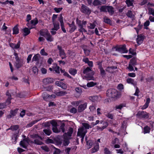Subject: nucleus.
I'll use <instances>...</instances> for the list:
<instances>
[{
  "mask_svg": "<svg viewBox=\"0 0 154 154\" xmlns=\"http://www.w3.org/2000/svg\"><path fill=\"white\" fill-rule=\"evenodd\" d=\"M100 10V12H108L109 15H113L115 12V8L110 5H103L101 6Z\"/></svg>",
  "mask_w": 154,
  "mask_h": 154,
  "instance_id": "obj_1",
  "label": "nucleus"
},
{
  "mask_svg": "<svg viewBox=\"0 0 154 154\" xmlns=\"http://www.w3.org/2000/svg\"><path fill=\"white\" fill-rule=\"evenodd\" d=\"M73 131V128L71 127L69 128V131L64 134V135L63 144H69V139L71 136Z\"/></svg>",
  "mask_w": 154,
  "mask_h": 154,
  "instance_id": "obj_2",
  "label": "nucleus"
},
{
  "mask_svg": "<svg viewBox=\"0 0 154 154\" xmlns=\"http://www.w3.org/2000/svg\"><path fill=\"white\" fill-rule=\"evenodd\" d=\"M87 1L89 5L94 6L100 5L105 3L104 0H87Z\"/></svg>",
  "mask_w": 154,
  "mask_h": 154,
  "instance_id": "obj_3",
  "label": "nucleus"
},
{
  "mask_svg": "<svg viewBox=\"0 0 154 154\" xmlns=\"http://www.w3.org/2000/svg\"><path fill=\"white\" fill-rule=\"evenodd\" d=\"M107 96L109 97L115 98L118 95L117 91L114 89H109L106 91Z\"/></svg>",
  "mask_w": 154,
  "mask_h": 154,
  "instance_id": "obj_4",
  "label": "nucleus"
},
{
  "mask_svg": "<svg viewBox=\"0 0 154 154\" xmlns=\"http://www.w3.org/2000/svg\"><path fill=\"white\" fill-rule=\"evenodd\" d=\"M92 71L90 67H87L86 68H84L83 71V73L84 74H86V75H88V74H91V75L90 76H88L86 77V79L87 80H93L94 77L92 76L93 75V73L92 72H91Z\"/></svg>",
  "mask_w": 154,
  "mask_h": 154,
  "instance_id": "obj_5",
  "label": "nucleus"
},
{
  "mask_svg": "<svg viewBox=\"0 0 154 154\" xmlns=\"http://www.w3.org/2000/svg\"><path fill=\"white\" fill-rule=\"evenodd\" d=\"M87 131L85 129L84 127H81L78 129L77 136H80L82 141L83 140Z\"/></svg>",
  "mask_w": 154,
  "mask_h": 154,
  "instance_id": "obj_6",
  "label": "nucleus"
},
{
  "mask_svg": "<svg viewBox=\"0 0 154 154\" xmlns=\"http://www.w3.org/2000/svg\"><path fill=\"white\" fill-rule=\"evenodd\" d=\"M115 48L116 51H118L122 53H127L128 52V50L126 49L125 45L116 46Z\"/></svg>",
  "mask_w": 154,
  "mask_h": 154,
  "instance_id": "obj_7",
  "label": "nucleus"
},
{
  "mask_svg": "<svg viewBox=\"0 0 154 154\" xmlns=\"http://www.w3.org/2000/svg\"><path fill=\"white\" fill-rule=\"evenodd\" d=\"M138 117L141 119H147L149 118V113L144 111H139L137 114Z\"/></svg>",
  "mask_w": 154,
  "mask_h": 154,
  "instance_id": "obj_8",
  "label": "nucleus"
},
{
  "mask_svg": "<svg viewBox=\"0 0 154 154\" xmlns=\"http://www.w3.org/2000/svg\"><path fill=\"white\" fill-rule=\"evenodd\" d=\"M81 11L86 14L89 15L91 13V10L86 6L82 4L81 6Z\"/></svg>",
  "mask_w": 154,
  "mask_h": 154,
  "instance_id": "obj_9",
  "label": "nucleus"
},
{
  "mask_svg": "<svg viewBox=\"0 0 154 154\" xmlns=\"http://www.w3.org/2000/svg\"><path fill=\"white\" fill-rule=\"evenodd\" d=\"M51 124L52 126V130L55 133H59L60 131L59 130L57 127V122L54 120H52L50 121Z\"/></svg>",
  "mask_w": 154,
  "mask_h": 154,
  "instance_id": "obj_10",
  "label": "nucleus"
},
{
  "mask_svg": "<svg viewBox=\"0 0 154 154\" xmlns=\"http://www.w3.org/2000/svg\"><path fill=\"white\" fill-rule=\"evenodd\" d=\"M87 146L88 149H89L92 147L91 149L92 153H94L97 151L99 149V145H86Z\"/></svg>",
  "mask_w": 154,
  "mask_h": 154,
  "instance_id": "obj_11",
  "label": "nucleus"
},
{
  "mask_svg": "<svg viewBox=\"0 0 154 154\" xmlns=\"http://www.w3.org/2000/svg\"><path fill=\"white\" fill-rule=\"evenodd\" d=\"M87 103H85L82 104L80 105L78 107V111L79 112H81L84 110L87 107Z\"/></svg>",
  "mask_w": 154,
  "mask_h": 154,
  "instance_id": "obj_12",
  "label": "nucleus"
},
{
  "mask_svg": "<svg viewBox=\"0 0 154 154\" xmlns=\"http://www.w3.org/2000/svg\"><path fill=\"white\" fill-rule=\"evenodd\" d=\"M19 131H18L12 136V139L13 144H15L16 143L17 140L19 137Z\"/></svg>",
  "mask_w": 154,
  "mask_h": 154,
  "instance_id": "obj_13",
  "label": "nucleus"
},
{
  "mask_svg": "<svg viewBox=\"0 0 154 154\" xmlns=\"http://www.w3.org/2000/svg\"><path fill=\"white\" fill-rule=\"evenodd\" d=\"M43 82L46 85L54 82V80L52 78H47L44 79L43 80Z\"/></svg>",
  "mask_w": 154,
  "mask_h": 154,
  "instance_id": "obj_14",
  "label": "nucleus"
},
{
  "mask_svg": "<svg viewBox=\"0 0 154 154\" xmlns=\"http://www.w3.org/2000/svg\"><path fill=\"white\" fill-rule=\"evenodd\" d=\"M69 26L70 27V30L69 32L72 33L76 29V27L75 25V23L74 22H72L71 24H69Z\"/></svg>",
  "mask_w": 154,
  "mask_h": 154,
  "instance_id": "obj_15",
  "label": "nucleus"
},
{
  "mask_svg": "<svg viewBox=\"0 0 154 154\" xmlns=\"http://www.w3.org/2000/svg\"><path fill=\"white\" fill-rule=\"evenodd\" d=\"M28 145H21V148L18 147L17 148V150L18 152L21 153L25 150V149H23L22 148L25 149H28Z\"/></svg>",
  "mask_w": 154,
  "mask_h": 154,
  "instance_id": "obj_16",
  "label": "nucleus"
},
{
  "mask_svg": "<svg viewBox=\"0 0 154 154\" xmlns=\"http://www.w3.org/2000/svg\"><path fill=\"white\" fill-rule=\"evenodd\" d=\"M144 38L143 36L140 35H137V42L138 45H140L143 42Z\"/></svg>",
  "mask_w": 154,
  "mask_h": 154,
  "instance_id": "obj_17",
  "label": "nucleus"
},
{
  "mask_svg": "<svg viewBox=\"0 0 154 154\" xmlns=\"http://www.w3.org/2000/svg\"><path fill=\"white\" fill-rule=\"evenodd\" d=\"M57 48L59 50V55L60 56L66 55L64 50L62 48L61 46H60L59 45H58L57 46Z\"/></svg>",
  "mask_w": 154,
  "mask_h": 154,
  "instance_id": "obj_18",
  "label": "nucleus"
},
{
  "mask_svg": "<svg viewBox=\"0 0 154 154\" xmlns=\"http://www.w3.org/2000/svg\"><path fill=\"white\" fill-rule=\"evenodd\" d=\"M54 27L51 29L52 30L57 31L60 28L59 23L58 22H53Z\"/></svg>",
  "mask_w": 154,
  "mask_h": 154,
  "instance_id": "obj_19",
  "label": "nucleus"
},
{
  "mask_svg": "<svg viewBox=\"0 0 154 154\" xmlns=\"http://www.w3.org/2000/svg\"><path fill=\"white\" fill-rule=\"evenodd\" d=\"M131 10H129L126 13V16L131 18H134V14Z\"/></svg>",
  "mask_w": 154,
  "mask_h": 154,
  "instance_id": "obj_20",
  "label": "nucleus"
},
{
  "mask_svg": "<svg viewBox=\"0 0 154 154\" xmlns=\"http://www.w3.org/2000/svg\"><path fill=\"white\" fill-rule=\"evenodd\" d=\"M150 99L149 98H148L146 100V102L145 104L142 106L141 109H144L146 108L149 106V104L150 103Z\"/></svg>",
  "mask_w": 154,
  "mask_h": 154,
  "instance_id": "obj_21",
  "label": "nucleus"
},
{
  "mask_svg": "<svg viewBox=\"0 0 154 154\" xmlns=\"http://www.w3.org/2000/svg\"><path fill=\"white\" fill-rule=\"evenodd\" d=\"M38 23V20L36 19H35L34 20H32L30 21V23H28L27 24V26H28L29 27L30 26V25L31 24H32L33 25H35L36 24Z\"/></svg>",
  "mask_w": 154,
  "mask_h": 154,
  "instance_id": "obj_22",
  "label": "nucleus"
},
{
  "mask_svg": "<svg viewBox=\"0 0 154 154\" xmlns=\"http://www.w3.org/2000/svg\"><path fill=\"white\" fill-rule=\"evenodd\" d=\"M40 57V56L39 54H35L32 58V62H33L34 61L38 62Z\"/></svg>",
  "mask_w": 154,
  "mask_h": 154,
  "instance_id": "obj_23",
  "label": "nucleus"
},
{
  "mask_svg": "<svg viewBox=\"0 0 154 154\" xmlns=\"http://www.w3.org/2000/svg\"><path fill=\"white\" fill-rule=\"evenodd\" d=\"M89 99L91 101L95 102L98 101V97L97 96H91L89 97Z\"/></svg>",
  "mask_w": 154,
  "mask_h": 154,
  "instance_id": "obj_24",
  "label": "nucleus"
},
{
  "mask_svg": "<svg viewBox=\"0 0 154 154\" xmlns=\"http://www.w3.org/2000/svg\"><path fill=\"white\" fill-rule=\"evenodd\" d=\"M32 28V27L30 28L29 29L28 28H24L23 29V31L25 33L23 35L24 36H26L28 35L29 34L30 32V31L29 29H30Z\"/></svg>",
  "mask_w": 154,
  "mask_h": 154,
  "instance_id": "obj_25",
  "label": "nucleus"
},
{
  "mask_svg": "<svg viewBox=\"0 0 154 154\" xmlns=\"http://www.w3.org/2000/svg\"><path fill=\"white\" fill-rule=\"evenodd\" d=\"M48 33L49 32L47 29L41 30L40 32V35L42 36H44L45 37L48 35Z\"/></svg>",
  "mask_w": 154,
  "mask_h": 154,
  "instance_id": "obj_26",
  "label": "nucleus"
},
{
  "mask_svg": "<svg viewBox=\"0 0 154 154\" xmlns=\"http://www.w3.org/2000/svg\"><path fill=\"white\" fill-rule=\"evenodd\" d=\"M47 41L48 42H52L53 41L54 38L52 37L50 33L49 32L47 35L45 37Z\"/></svg>",
  "mask_w": 154,
  "mask_h": 154,
  "instance_id": "obj_27",
  "label": "nucleus"
},
{
  "mask_svg": "<svg viewBox=\"0 0 154 154\" xmlns=\"http://www.w3.org/2000/svg\"><path fill=\"white\" fill-rule=\"evenodd\" d=\"M67 93V92L66 91H60L56 92L55 94L56 95L58 96H62L64 95Z\"/></svg>",
  "mask_w": 154,
  "mask_h": 154,
  "instance_id": "obj_28",
  "label": "nucleus"
},
{
  "mask_svg": "<svg viewBox=\"0 0 154 154\" xmlns=\"http://www.w3.org/2000/svg\"><path fill=\"white\" fill-rule=\"evenodd\" d=\"M127 82L128 83L134 85H136V83L134 82V80L132 78H128L127 79Z\"/></svg>",
  "mask_w": 154,
  "mask_h": 154,
  "instance_id": "obj_29",
  "label": "nucleus"
},
{
  "mask_svg": "<svg viewBox=\"0 0 154 154\" xmlns=\"http://www.w3.org/2000/svg\"><path fill=\"white\" fill-rule=\"evenodd\" d=\"M18 25H17L13 28V34H17L19 33V29L17 27Z\"/></svg>",
  "mask_w": 154,
  "mask_h": 154,
  "instance_id": "obj_30",
  "label": "nucleus"
},
{
  "mask_svg": "<svg viewBox=\"0 0 154 154\" xmlns=\"http://www.w3.org/2000/svg\"><path fill=\"white\" fill-rule=\"evenodd\" d=\"M22 65L20 62V60L16 61L15 63V66L17 69L20 68L22 66Z\"/></svg>",
  "mask_w": 154,
  "mask_h": 154,
  "instance_id": "obj_31",
  "label": "nucleus"
},
{
  "mask_svg": "<svg viewBox=\"0 0 154 154\" xmlns=\"http://www.w3.org/2000/svg\"><path fill=\"white\" fill-rule=\"evenodd\" d=\"M129 64L133 65L134 66L136 65L137 64V62L136 58H134L131 59Z\"/></svg>",
  "mask_w": 154,
  "mask_h": 154,
  "instance_id": "obj_32",
  "label": "nucleus"
},
{
  "mask_svg": "<svg viewBox=\"0 0 154 154\" xmlns=\"http://www.w3.org/2000/svg\"><path fill=\"white\" fill-rule=\"evenodd\" d=\"M29 140L28 138L24 139L23 140H21L20 143V144H26L29 143Z\"/></svg>",
  "mask_w": 154,
  "mask_h": 154,
  "instance_id": "obj_33",
  "label": "nucleus"
},
{
  "mask_svg": "<svg viewBox=\"0 0 154 154\" xmlns=\"http://www.w3.org/2000/svg\"><path fill=\"white\" fill-rule=\"evenodd\" d=\"M38 121V120H35L32 122H31L28 124L26 126V127H32L33 125L35 124Z\"/></svg>",
  "mask_w": 154,
  "mask_h": 154,
  "instance_id": "obj_34",
  "label": "nucleus"
},
{
  "mask_svg": "<svg viewBox=\"0 0 154 154\" xmlns=\"http://www.w3.org/2000/svg\"><path fill=\"white\" fill-rule=\"evenodd\" d=\"M50 95L47 94L46 92H44L42 94V97L44 100H47L48 97H49Z\"/></svg>",
  "mask_w": 154,
  "mask_h": 154,
  "instance_id": "obj_35",
  "label": "nucleus"
},
{
  "mask_svg": "<svg viewBox=\"0 0 154 154\" xmlns=\"http://www.w3.org/2000/svg\"><path fill=\"white\" fill-rule=\"evenodd\" d=\"M54 66H55V67L53 68L54 70L55 71L56 73H60L59 69L60 67L59 66H57L56 64L54 65Z\"/></svg>",
  "mask_w": 154,
  "mask_h": 154,
  "instance_id": "obj_36",
  "label": "nucleus"
},
{
  "mask_svg": "<svg viewBox=\"0 0 154 154\" xmlns=\"http://www.w3.org/2000/svg\"><path fill=\"white\" fill-rule=\"evenodd\" d=\"M19 128V126L17 125H12L10 127V129L12 131H16Z\"/></svg>",
  "mask_w": 154,
  "mask_h": 154,
  "instance_id": "obj_37",
  "label": "nucleus"
},
{
  "mask_svg": "<svg viewBox=\"0 0 154 154\" xmlns=\"http://www.w3.org/2000/svg\"><path fill=\"white\" fill-rule=\"evenodd\" d=\"M69 72L72 75H75L77 73V71L75 69H71L69 70Z\"/></svg>",
  "mask_w": 154,
  "mask_h": 154,
  "instance_id": "obj_38",
  "label": "nucleus"
},
{
  "mask_svg": "<svg viewBox=\"0 0 154 154\" xmlns=\"http://www.w3.org/2000/svg\"><path fill=\"white\" fill-rule=\"evenodd\" d=\"M103 21L105 23L107 24H110L111 22V20L106 17L103 18Z\"/></svg>",
  "mask_w": 154,
  "mask_h": 154,
  "instance_id": "obj_39",
  "label": "nucleus"
},
{
  "mask_svg": "<svg viewBox=\"0 0 154 154\" xmlns=\"http://www.w3.org/2000/svg\"><path fill=\"white\" fill-rule=\"evenodd\" d=\"M117 68V67H115L114 66H108L106 69V71L109 72H111L112 71L110 70L111 69H116Z\"/></svg>",
  "mask_w": 154,
  "mask_h": 154,
  "instance_id": "obj_40",
  "label": "nucleus"
},
{
  "mask_svg": "<svg viewBox=\"0 0 154 154\" xmlns=\"http://www.w3.org/2000/svg\"><path fill=\"white\" fill-rule=\"evenodd\" d=\"M43 131L45 134L48 135H49L52 132L49 129H44Z\"/></svg>",
  "mask_w": 154,
  "mask_h": 154,
  "instance_id": "obj_41",
  "label": "nucleus"
},
{
  "mask_svg": "<svg viewBox=\"0 0 154 154\" xmlns=\"http://www.w3.org/2000/svg\"><path fill=\"white\" fill-rule=\"evenodd\" d=\"M70 112L72 113L75 114L77 112V110L75 108L72 107L70 110Z\"/></svg>",
  "mask_w": 154,
  "mask_h": 154,
  "instance_id": "obj_42",
  "label": "nucleus"
},
{
  "mask_svg": "<svg viewBox=\"0 0 154 154\" xmlns=\"http://www.w3.org/2000/svg\"><path fill=\"white\" fill-rule=\"evenodd\" d=\"M96 85V83H94L93 82H91L89 83H88L87 85L88 87H90Z\"/></svg>",
  "mask_w": 154,
  "mask_h": 154,
  "instance_id": "obj_43",
  "label": "nucleus"
},
{
  "mask_svg": "<svg viewBox=\"0 0 154 154\" xmlns=\"http://www.w3.org/2000/svg\"><path fill=\"white\" fill-rule=\"evenodd\" d=\"M18 109H16L14 110H12L10 112V114L12 116H15L17 112Z\"/></svg>",
  "mask_w": 154,
  "mask_h": 154,
  "instance_id": "obj_44",
  "label": "nucleus"
},
{
  "mask_svg": "<svg viewBox=\"0 0 154 154\" xmlns=\"http://www.w3.org/2000/svg\"><path fill=\"white\" fill-rule=\"evenodd\" d=\"M126 3L128 6L129 7L133 5V3L132 1L130 0H126Z\"/></svg>",
  "mask_w": 154,
  "mask_h": 154,
  "instance_id": "obj_45",
  "label": "nucleus"
},
{
  "mask_svg": "<svg viewBox=\"0 0 154 154\" xmlns=\"http://www.w3.org/2000/svg\"><path fill=\"white\" fill-rule=\"evenodd\" d=\"M34 143L36 144H42V143L41 141V140H39L38 139H36L34 140Z\"/></svg>",
  "mask_w": 154,
  "mask_h": 154,
  "instance_id": "obj_46",
  "label": "nucleus"
},
{
  "mask_svg": "<svg viewBox=\"0 0 154 154\" xmlns=\"http://www.w3.org/2000/svg\"><path fill=\"white\" fill-rule=\"evenodd\" d=\"M83 126L82 127H84V128H85V129L86 130V129H88L90 128V125L85 123H82Z\"/></svg>",
  "mask_w": 154,
  "mask_h": 154,
  "instance_id": "obj_47",
  "label": "nucleus"
},
{
  "mask_svg": "<svg viewBox=\"0 0 154 154\" xmlns=\"http://www.w3.org/2000/svg\"><path fill=\"white\" fill-rule=\"evenodd\" d=\"M46 143L47 144L49 143H54V141L53 140L50 138H48L46 140Z\"/></svg>",
  "mask_w": 154,
  "mask_h": 154,
  "instance_id": "obj_48",
  "label": "nucleus"
},
{
  "mask_svg": "<svg viewBox=\"0 0 154 154\" xmlns=\"http://www.w3.org/2000/svg\"><path fill=\"white\" fill-rule=\"evenodd\" d=\"M150 129L148 127L146 126L144 128V133H149V132Z\"/></svg>",
  "mask_w": 154,
  "mask_h": 154,
  "instance_id": "obj_49",
  "label": "nucleus"
},
{
  "mask_svg": "<svg viewBox=\"0 0 154 154\" xmlns=\"http://www.w3.org/2000/svg\"><path fill=\"white\" fill-rule=\"evenodd\" d=\"M40 53L42 55L47 56L48 55V54L45 52L44 49H42L41 50Z\"/></svg>",
  "mask_w": 154,
  "mask_h": 154,
  "instance_id": "obj_50",
  "label": "nucleus"
},
{
  "mask_svg": "<svg viewBox=\"0 0 154 154\" xmlns=\"http://www.w3.org/2000/svg\"><path fill=\"white\" fill-rule=\"evenodd\" d=\"M9 3L10 4L13 5L14 4V2L13 1H8V0H7L6 1L4 2H1L2 4H8V3Z\"/></svg>",
  "mask_w": 154,
  "mask_h": 154,
  "instance_id": "obj_51",
  "label": "nucleus"
},
{
  "mask_svg": "<svg viewBox=\"0 0 154 154\" xmlns=\"http://www.w3.org/2000/svg\"><path fill=\"white\" fill-rule=\"evenodd\" d=\"M149 13V14H152L153 16H154V10L152 8H149L148 9Z\"/></svg>",
  "mask_w": 154,
  "mask_h": 154,
  "instance_id": "obj_52",
  "label": "nucleus"
},
{
  "mask_svg": "<svg viewBox=\"0 0 154 154\" xmlns=\"http://www.w3.org/2000/svg\"><path fill=\"white\" fill-rule=\"evenodd\" d=\"M75 90L76 92L79 94L82 93V91L81 88L79 87H77L75 88Z\"/></svg>",
  "mask_w": 154,
  "mask_h": 154,
  "instance_id": "obj_53",
  "label": "nucleus"
},
{
  "mask_svg": "<svg viewBox=\"0 0 154 154\" xmlns=\"http://www.w3.org/2000/svg\"><path fill=\"white\" fill-rule=\"evenodd\" d=\"M76 23L78 25L79 27L83 26V25H82L81 21L78 20V19H76Z\"/></svg>",
  "mask_w": 154,
  "mask_h": 154,
  "instance_id": "obj_54",
  "label": "nucleus"
},
{
  "mask_svg": "<svg viewBox=\"0 0 154 154\" xmlns=\"http://www.w3.org/2000/svg\"><path fill=\"white\" fill-rule=\"evenodd\" d=\"M104 152L105 154H111V152L107 148H104Z\"/></svg>",
  "mask_w": 154,
  "mask_h": 154,
  "instance_id": "obj_55",
  "label": "nucleus"
},
{
  "mask_svg": "<svg viewBox=\"0 0 154 154\" xmlns=\"http://www.w3.org/2000/svg\"><path fill=\"white\" fill-rule=\"evenodd\" d=\"M119 143V139L117 138H115L112 141V143L113 144H118Z\"/></svg>",
  "mask_w": 154,
  "mask_h": 154,
  "instance_id": "obj_56",
  "label": "nucleus"
},
{
  "mask_svg": "<svg viewBox=\"0 0 154 154\" xmlns=\"http://www.w3.org/2000/svg\"><path fill=\"white\" fill-rule=\"evenodd\" d=\"M32 70L33 73L35 74H37L38 72V70L37 68L36 67H34L32 68Z\"/></svg>",
  "mask_w": 154,
  "mask_h": 154,
  "instance_id": "obj_57",
  "label": "nucleus"
},
{
  "mask_svg": "<svg viewBox=\"0 0 154 154\" xmlns=\"http://www.w3.org/2000/svg\"><path fill=\"white\" fill-rule=\"evenodd\" d=\"M95 26V25L94 23H90V26H88V27L89 29H94Z\"/></svg>",
  "mask_w": 154,
  "mask_h": 154,
  "instance_id": "obj_58",
  "label": "nucleus"
},
{
  "mask_svg": "<svg viewBox=\"0 0 154 154\" xmlns=\"http://www.w3.org/2000/svg\"><path fill=\"white\" fill-rule=\"evenodd\" d=\"M100 73L102 76L103 77H104L106 75V73L105 70L103 69L100 70Z\"/></svg>",
  "mask_w": 154,
  "mask_h": 154,
  "instance_id": "obj_59",
  "label": "nucleus"
},
{
  "mask_svg": "<svg viewBox=\"0 0 154 154\" xmlns=\"http://www.w3.org/2000/svg\"><path fill=\"white\" fill-rule=\"evenodd\" d=\"M125 106L124 104H121L118 106H116V109H121L124 106Z\"/></svg>",
  "mask_w": 154,
  "mask_h": 154,
  "instance_id": "obj_60",
  "label": "nucleus"
},
{
  "mask_svg": "<svg viewBox=\"0 0 154 154\" xmlns=\"http://www.w3.org/2000/svg\"><path fill=\"white\" fill-rule=\"evenodd\" d=\"M65 125L64 123H62L60 125V129L64 133L65 131L64 127Z\"/></svg>",
  "mask_w": 154,
  "mask_h": 154,
  "instance_id": "obj_61",
  "label": "nucleus"
},
{
  "mask_svg": "<svg viewBox=\"0 0 154 154\" xmlns=\"http://www.w3.org/2000/svg\"><path fill=\"white\" fill-rule=\"evenodd\" d=\"M103 126L102 127V129H104L106 127H107L108 125V123L107 122H104L103 123Z\"/></svg>",
  "mask_w": 154,
  "mask_h": 154,
  "instance_id": "obj_62",
  "label": "nucleus"
},
{
  "mask_svg": "<svg viewBox=\"0 0 154 154\" xmlns=\"http://www.w3.org/2000/svg\"><path fill=\"white\" fill-rule=\"evenodd\" d=\"M129 53L133 55H135L136 54V53L134 52V50L131 48H130L129 50Z\"/></svg>",
  "mask_w": 154,
  "mask_h": 154,
  "instance_id": "obj_63",
  "label": "nucleus"
},
{
  "mask_svg": "<svg viewBox=\"0 0 154 154\" xmlns=\"http://www.w3.org/2000/svg\"><path fill=\"white\" fill-rule=\"evenodd\" d=\"M133 65H131V64H129L128 67V69L130 71H132L134 70V68Z\"/></svg>",
  "mask_w": 154,
  "mask_h": 154,
  "instance_id": "obj_64",
  "label": "nucleus"
}]
</instances>
